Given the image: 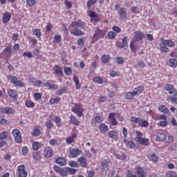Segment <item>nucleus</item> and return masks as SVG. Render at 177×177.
Segmentation results:
<instances>
[{
	"instance_id": "obj_15",
	"label": "nucleus",
	"mask_w": 177,
	"mask_h": 177,
	"mask_svg": "<svg viewBox=\"0 0 177 177\" xmlns=\"http://www.w3.org/2000/svg\"><path fill=\"white\" fill-rule=\"evenodd\" d=\"M80 153H81V151L78 148H73L71 149L69 156L72 157V158H75V157H77Z\"/></svg>"
},
{
	"instance_id": "obj_12",
	"label": "nucleus",
	"mask_w": 177,
	"mask_h": 177,
	"mask_svg": "<svg viewBox=\"0 0 177 177\" xmlns=\"http://www.w3.org/2000/svg\"><path fill=\"white\" fill-rule=\"evenodd\" d=\"M136 174L138 177H146V172L141 167L136 168Z\"/></svg>"
},
{
	"instance_id": "obj_54",
	"label": "nucleus",
	"mask_w": 177,
	"mask_h": 177,
	"mask_svg": "<svg viewBox=\"0 0 177 177\" xmlns=\"http://www.w3.org/2000/svg\"><path fill=\"white\" fill-rule=\"evenodd\" d=\"M64 71L65 74H66V75H71L72 74V70H71V68L70 67L64 68Z\"/></svg>"
},
{
	"instance_id": "obj_9",
	"label": "nucleus",
	"mask_w": 177,
	"mask_h": 177,
	"mask_svg": "<svg viewBox=\"0 0 177 177\" xmlns=\"http://www.w3.org/2000/svg\"><path fill=\"white\" fill-rule=\"evenodd\" d=\"M104 35H106V32H104V30L97 29L95 31L93 38H95V39H99V38H103Z\"/></svg>"
},
{
	"instance_id": "obj_8",
	"label": "nucleus",
	"mask_w": 177,
	"mask_h": 177,
	"mask_svg": "<svg viewBox=\"0 0 177 177\" xmlns=\"http://www.w3.org/2000/svg\"><path fill=\"white\" fill-rule=\"evenodd\" d=\"M160 50L164 53L169 52V50H168V45L167 44L166 40H162L160 43Z\"/></svg>"
},
{
	"instance_id": "obj_13",
	"label": "nucleus",
	"mask_w": 177,
	"mask_h": 177,
	"mask_svg": "<svg viewBox=\"0 0 177 177\" xmlns=\"http://www.w3.org/2000/svg\"><path fill=\"white\" fill-rule=\"evenodd\" d=\"M110 165H111L110 162L107 160H103L101 163L102 172H107L109 170V168L110 167Z\"/></svg>"
},
{
	"instance_id": "obj_40",
	"label": "nucleus",
	"mask_w": 177,
	"mask_h": 177,
	"mask_svg": "<svg viewBox=\"0 0 177 177\" xmlns=\"http://www.w3.org/2000/svg\"><path fill=\"white\" fill-rule=\"evenodd\" d=\"M97 3V0H88L87 1V9H91L92 5H96Z\"/></svg>"
},
{
	"instance_id": "obj_18",
	"label": "nucleus",
	"mask_w": 177,
	"mask_h": 177,
	"mask_svg": "<svg viewBox=\"0 0 177 177\" xmlns=\"http://www.w3.org/2000/svg\"><path fill=\"white\" fill-rule=\"evenodd\" d=\"M10 17H12V15L10 12H5L3 16V23L4 24H6V23H8V21L10 20Z\"/></svg>"
},
{
	"instance_id": "obj_61",
	"label": "nucleus",
	"mask_w": 177,
	"mask_h": 177,
	"mask_svg": "<svg viewBox=\"0 0 177 177\" xmlns=\"http://www.w3.org/2000/svg\"><path fill=\"white\" fill-rule=\"evenodd\" d=\"M66 169H67V172H68V174H70L71 175H73V174H75V172H77V169H75L66 167Z\"/></svg>"
},
{
	"instance_id": "obj_50",
	"label": "nucleus",
	"mask_w": 177,
	"mask_h": 177,
	"mask_svg": "<svg viewBox=\"0 0 177 177\" xmlns=\"http://www.w3.org/2000/svg\"><path fill=\"white\" fill-rule=\"evenodd\" d=\"M39 146H41V144H39V142H34L32 143V149L35 151L38 150L39 149Z\"/></svg>"
},
{
	"instance_id": "obj_5",
	"label": "nucleus",
	"mask_w": 177,
	"mask_h": 177,
	"mask_svg": "<svg viewBox=\"0 0 177 177\" xmlns=\"http://www.w3.org/2000/svg\"><path fill=\"white\" fill-rule=\"evenodd\" d=\"M12 135L17 143H20L21 142V133H20V130L15 129L12 130Z\"/></svg>"
},
{
	"instance_id": "obj_62",
	"label": "nucleus",
	"mask_w": 177,
	"mask_h": 177,
	"mask_svg": "<svg viewBox=\"0 0 177 177\" xmlns=\"http://www.w3.org/2000/svg\"><path fill=\"white\" fill-rule=\"evenodd\" d=\"M3 53H12V48L10 46H6V48L3 50Z\"/></svg>"
},
{
	"instance_id": "obj_17",
	"label": "nucleus",
	"mask_w": 177,
	"mask_h": 177,
	"mask_svg": "<svg viewBox=\"0 0 177 177\" xmlns=\"http://www.w3.org/2000/svg\"><path fill=\"white\" fill-rule=\"evenodd\" d=\"M8 95L13 100H17V92L16 91V90H14V89L9 90L8 92Z\"/></svg>"
},
{
	"instance_id": "obj_35",
	"label": "nucleus",
	"mask_w": 177,
	"mask_h": 177,
	"mask_svg": "<svg viewBox=\"0 0 177 177\" xmlns=\"http://www.w3.org/2000/svg\"><path fill=\"white\" fill-rule=\"evenodd\" d=\"M135 41H132L130 42V49L132 52V53H135L136 55V50L138 49V47L135 46Z\"/></svg>"
},
{
	"instance_id": "obj_3",
	"label": "nucleus",
	"mask_w": 177,
	"mask_h": 177,
	"mask_svg": "<svg viewBox=\"0 0 177 177\" xmlns=\"http://www.w3.org/2000/svg\"><path fill=\"white\" fill-rule=\"evenodd\" d=\"M28 173L26 171V166L24 165H20L18 167V171L17 173V177H27Z\"/></svg>"
},
{
	"instance_id": "obj_60",
	"label": "nucleus",
	"mask_w": 177,
	"mask_h": 177,
	"mask_svg": "<svg viewBox=\"0 0 177 177\" xmlns=\"http://www.w3.org/2000/svg\"><path fill=\"white\" fill-rule=\"evenodd\" d=\"M55 121L57 127H62V119L60 118V117L55 118Z\"/></svg>"
},
{
	"instance_id": "obj_21",
	"label": "nucleus",
	"mask_w": 177,
	"mask_h": 177,
	"mask_svg": "<svg viewBox=\"0 0 177 177\" xmlns=\"http://www.w3.org/2000/svg\"><path fill=\"white\" fill-rule=\"evenodd\" d=\"M167 136L164 133H158L156 134V140L157 142H162V140H165Z\"/></svg>"
},
{
	"instance_id": "obj_11",
	"label": "nucleus",
	"mask_w": 177,
	"mask_h": 177,
	"mask_svg": "<svg viewBox=\"0 0 177 177\" xmlns=\"http://www.w3.org/2000/svg\"><path fill=\"white\" fill-rule=\"evenodd\" d=\"M93 81L97 84H101V85H103V84H107V82H109L106 77L102 78L101 77H95L93 79Z\"/></svg>"
},
{
	"instance_id": "obj_53",
	"label": "nucleus",
	"mask_w": 177,
	"mask_h": 177,
	"mask_svg": "<svg viewBox=\"0 0 177 177\" xmlns=\"http://www.w3.org/2000/svg\"><path fill=\"white\" fill-rule=\"evenodd\" d=\"M125 61H124V58L121 57H116V63L117 64H124Z\"/></svg>"
},
{
	"instance_id": "obj_4",
	"label": "nucleus",
	"mask_w": 177,
	"mask_h": 177,
	"mask_svg": "<svg viewBox=\"0 0 177 177\" xmlns=\"http://www.w3.org/2000/svg\"><path fill=\"white\" fill-rule=\"evenodd\" d=\"M165 91L169 92V95L171 96H177V90L171 84H166L165 86Z\"/></svg>"
},
{
	"instance_id": "obj_56",
	"label": "nucleus",
	"mask_w": 177,
	"mask_h": 177,
	"mask_svg": "<svg viewBox=\"0 0 177 177\" xmlns=\"http://www.w3.org/2000/svg\"><path fill=\"white\" fill-rule=\"evenodd\" d=\"M9 80H10L11 82L14 84L18 80L17 77L16 76H14L13 75H9Z\"/></svg>"
},
{
	"instance_id": "obj_51",
	"label": "nucleus",
	"mask_w": 177,
	"mask_h": 177,
	"mask_svg": "<svg viewBox=\"0 0 177 177\" xmlns=\"http://www.w3.org/2000/svg\"><path fill=\"white\" fill-rule=\"evenodd\" d=\"M61 41H62V36L57 35L54 37V40H53L54 44H59Z\"/></svg>"
},
{
	"instance_id": "obj_29",
	"label": "nucleus",
	"mask_w": 177,
	"mask_h": 177,
	"mask_svg": "<svg viewBox=\"0 0 177 177\" xmlns=\"http://www.w3.org/2000/svg\"><path fill=\"white\" fill-rule=\"evenodd\" d=\"M158 110L163 113V114H169V109H168V108L164 105H160Z\"/></svg>"
},
{
	"instance_id": "obj_47",
	"label": "nucleus",
	"mask_w": 177,
	"mask_h": 177,
	"mask_svg": "<svg viewBox=\"0 0 177 177\" xmlns=\"http://www.w3.org/2000/svg\"><path fill=\"white\" fill-rule=\"evenodd\" d=\"M25 105L26 107L32 108L34 106H35V104L31 100H28L26 102Z\"/></svg>"
},
{
	"instance_id": "obj_36",
	"label": "nucleus",
	"mask_w": 177,
	"mask_h": 177,
	"mask_svg": "<svg viewBox=\"0 0 177 177\" xmlns=\"http://www.w3.org/2000/svg\"><path fill=\"white\" fill-rule=\"evenodd\" d=\"M122 46L124 49L128 48V37L127 36L124 37L122 39Z\"/></svg>"
},
{
	"instance_id": "obj_20",
	"label": "nucleus",
	"mask_w": 177,
	"mask_h": 177,
	"mask_svg": "<svg viewBox=\"0 0 177 177\" xmlns=\"http://www.w3.org/2000/svg\"><path fill=\"white\" fill-rule=\"evenodd\" d=\"M143 91H145V87L143 86H139L134 88V95H136V96H139Z\"/></svg>"
},
{
	"instance_id": "obj_33",
	"label": "nucleus",
	"mask_w": 177,
	"mask_h": 177,
	"mask_svg": "<svg viewBox=\"0 0 177 177\" xmlns=\"http://www.w3.org/2000/svg\"><path fill=\"white\" fill-rule=\"evenodd\" d=\"M167 102H171V103H173V104H177V97L176 96H167Z\"/></svg>"
},
{
	"instance_id": "obj_32",
	"label": "nucleus",
	"mask_w": 177,
	"mask_h": 177,
	"mask_svg": "<svg viewBox=\"0 0 177 177\" xmlns=\"http://www.w3.org/2000/svg\"><path fill=\"white\" fill-rule=\"evenodd\" d=\"M73 81L75 84L76 89H81V84H80V79H78V76H74Z\"/></svg>"
},
{
	"instance_id": "obj_34",
	"label": "nucleus",
	"mask_w": 177,
	"mask_h": 177,
	"mask_svg": "<svg viewBox=\"0 0 177 177\" xmlns=\"http://www.w3.org/2000/svg\"><path fill=\"white\" fill-rule=\"evenodd\" d=\"M88 16L91 17V20H94V21H97V17L96 16V13L93 11H88Z\"/></svg>"
},
{
	"instance_id": "obj_24",
	"label": "nucleus",
	"mask_w": 177,
	"mask_h": 177,
	"mask_svg": "<svg viewBox=\"0 0 177 177\" xmlns=\"http://www.w3.org/2000/svg\"><path fill=\"white\" fill-rule=\"evenodd\" d=\"M70 122L73 125H80V120H78V118H77L75 115H71L70 117Z\"/></svg>"
},
{
	"instance_id": "obj_63",
	"label": "nucleus",
	"mask_w": 177,
	"mask_h": 177,
	"mask_svg": "<svg viewBox=\"0 0 177 177\" xmlns=\"http://www.w3.org/2000/svg\"><path fill=\"white\" fill-rule=\"evenodd\" d=\"M166 43L167 46H169L170 48H174V46H175V42L171 40H166Z\"/></svg>"
},
{
	"instance_id": "obj_7",
	"label": "nucleus",
	"mask_w": 177,
	"mask_h": 177,
	"mask_svg": "<svg viewBox=\"0 0 177 177\" xmlns=\"http://www.w3.org/2000/svg\"><path fill=\"white\" fill-rule=\"evenodd\" d=\"M115 117V113H111L109 115V120L112 127H115V125H118V122L117 121V119Z\"/></svg>"
},
{
	"instance_id": "obj_43",
	"label": "nucleus",
	"mask_w": 177,
	"mask_h": 177,
	"mask_svg": "<svg viewBox=\"0 0 177 177\" xmlns=\"http://www.w3.org/2000/svg\"><path fill=\"white\" fill-rule=\"evenodd\" d=\"M32 135V136H39V135H41V130L39 129L35 128Z\"/></svg>"
},
{
	"instance_id": "obj_14",
	"label": "nucleus",
	"mask_w": 177,
	"mask_h": 177,
	"mask_svg": "<svg viewBox=\"0 0 177 177\" xmlns=\"http://www.w3.org/2000/svg\"><path fill=\"white\" fill-rule=\"evenodd\" d=\"M77 161L80 163L83 168L88 167V160L85 158V156H82L77 159Z\"/></svg>"
},
{
	"instance_id": "obj_57",
	"label": "nucleus",
	"mask_w": 177,
	"mask_h": 177,
	"mask_svg": "<svg viewBox=\"0 0 177 177\" xmlns=\"http://www.w3.org/2000/svg\"><path fill=\"white\" fill-rule=\"evenodd\" d=\"M68 165L70 167H72L73 168H78V164H77V162L72 160L68 162Z\"/></svg>"
},
{
	"instance_id": "obj_1",
	"label": "nucleus",
	"mask_w": 177,
	"mask_h": 177,
	"mask_svg": "<svg viewBox=\"0 0 177 177\" xmlns=\"http://www.w3.org/2000/svg\"><path fill=\"white\" fill-rule=\"evenodd\" d=\"M71 34L75 35V37H81V35H84V33L82 32V30H85L86 27V24L82 21L81 19H78L77 21H73L71 24L70 25V28H71Z\"/></svg>"
},
{
	"instance_id": "obj_38",
	"label": "nucleus",
	"mask_w": 177,
	"mask_h": 177,
	"mask_svg": "<svg viewBox=\"0 0 177 177\" xmlns=\"http://www.w3.org/2000/svg\"><path fill=\"white\" fill-rule=\"evenodd\" d=\"M169 66L170 67L175 68L177 66V61L175 59H170L169 60Z\"/></svg>"
},
{
	"instance_id": "obj_10",
	"label": "nucleus",
	"mask_w": 177,
	"mask_h": 177,
	"mask_svg": "<svg viewBox=\"0 0 177 177\" xmlns=\"http://www.w3.org/2000/svg\"><path fill=\"white\" fill-rule=\"evenodd\" d=\"M136 142H138L140 145L142 146H149V139L145 138H136Z\"/></svg>"
},
{
	"instance_id": "obj_64",
	"label": "nucleus",
	"mask_w": 177,
	"mask_h": 177,
	"mask_svg": "<svg viewBox=\"0 0 177 177\" xmlns=\"http://www.w3.org/2000/svg\"><path fill=\"white\" fill-rule=\"evenodd\" d=\"M23 56L25 57H28L29 59H31V57H33L32 53L28 52V53H24Z\"/></svg>"
},
{
	"instance_id": "obj_22",
	"label": "nucleus",
	"mask_w": 177,
	"mask_h": 177,
	"mask_svg": "<svg viewBox=\"0 0 177 177\" xmlns=\"http://www.w3.org/2000/svg\"><path fill=\"white\" fill-rule=\"evenodd\" d=\"M137 124H138L140 127H142L143 128H147V127H149V122H147V120H143L140 118L138 119V122Z\"/></svg>"
},
{
	"instance_id": "obj_42",
	"label": "nucleus",
	"mask_w": 177,
	"mask_h": 177,
	"mask_svg": "<svg viewBox=\"0 0 177 177\" xmlns=\"http://www.w3.org/2000/svg\"><path fill=\"white\" fill-rule=\"evenodd\" d=\"M95 121L97 124H100V122H103V121H104V118H103L100 115H95Z\"/></svg>"
},
{
	"instance_id": "obj_6",
	"label": "nucleus",
	"mask_w": 177,
	"mask_h": 177,
	"mask_svg": "<svg viewBox=\"0 0 177 177\" xmlns=\"http://www.w3.org/2000/svg\"><path fill=\"white\" fill-rule=\"evenodd\" d=\"M145 38V35L140 31H136L134 32V38L131 40L134 42H138V41H142Z\"/></svg>"
},
{
	"instance_id": "obj_27",
	"label": "nucleus",
	"mask_w": 177,
	"mask_h": 177,
	"mask_svg": "<svg viewBox=\"0 0 177 177\" xmlns=\"http://www.w3.org/2000/svg\"><path fill=\"white\" fill-rule=\"evenodd\" d=\"M123 140L124 143L129 149H133V147H135V142H133V141H128L127 139H124Z\"/></svg>"
},
{
	"instance_id": "obj_23",
	"label": "nucleus",
	"mask_w": 177,
	"mask_h": 177,
	"mask_svg": "<svg viewBox=\"0 0 177 177\" xmlns=\"http://www.w3.org/2000/svg\"><path fill=\"white\" fill-rule=\"evenodd\" d=\"M55 162L58 164V165H60L61 167H63V165H66V159L63 157H59L56 159Z\"/></svg>"
},
{
	"instance_id": "obj_41",
	"label": "nucleus",
	"mask_w": 177,
	"mask_h": 177,
	"mask_svg": "<svg viewBox=\"0 0 177 177\" xmlns=\"http://www.w3.org/2000/svg\"><path fill=\"white\" fill-rule=\"evenodd\" d=\"M148 158L151 161H154L155 162H157V161H158V156H157L156 153H153L149 156Z\"/></svg>"
},
{
	"instance_id": "obj_48",
	"label": "nucleus",
	"mask_w": 177,
	"mask_h": 177,
	"mask_svg": "<svg viewBox=\"0 0 177 177\" xmlns=\"http://www.w3.org/2000/svg\"><path fill=\"white\" fill-rule=\"evenodd\" d=\"M60 102V97H57L56 98H51L50 100V104H55V103H59Z\"/></svg>"
},
{
	"instance_id": "obj_37",
	"label": "nucleus",
	"mask_w": 177,
	"mask_h": 177,
	"mask_svg": "<svg viewBox=\"0 0 177 177\" xmlns=\"http://www.w3.org/2000/svg\"><path fill=\"white\" fill-rule=\"evenodd\" d=\"M55 74L57 75V77H63V69L60 67L55 69Z\"/></svg>"
},
{
	"instance_id": "obj_55",
	"label": "nucleus",
	"mask_w": 177,
	"mask_h": 177,
	"mask_svg": "<svg viewBox=\"0 0 177 177\" xmlns=\"http://www.w3.org/2000/svg\"><path fill=\"white\" fill-rule=\"evenodd\" d=\"M34 97L35 100H41V99H42V94L41 93H35L34 94Z\"/></svg>"
},
{
	"instance_id": "obj_39",
	"label": "nucleus",
	"mask_w": 177,
	"mask_h": 177,
	"mask_svg": "<svg viewBox=\"0 0 177 177\" xmlns=\"http://www.w3.org/2000/svg\"><path fill=\"white\" fill-rule=\"evenodd\" d=\"M109 60H110V55H104L101 57V62H102L104 64H106Z\"/></svg>"
},
{
	"instance_id": "obj_58",
	"label": "nucleus",
	"mask_w": 177,
	"mask_h": 177,
	"mask_svg": "<svg viewBox=\"0 0 177 177\" xmlns=\"http://www.w3.org/2000/svg\"><path fill=\"white\" fill-rule=\"evenodd\" d=\"M66 92V88H60L59 90L56 91V95L57 96H62V95H63V93H64Z\"/></svg>"
},
{
	"instance_id": "obj_19",
	"label": "nucleus",
	"mask_w": 177,
	"mask_h": 177,
	"mask_svg": "<svg viewBox=\"0 0 177 177\" xmlns=\"http://www.w3.org/2000/svg\"><path fill=\"white\" fill-rule=\"evenodd\" d=\"M109 138L113 139L114 140H117L118 139V133L114 131H111L107 133Z\"/></svg>"
},
{
	"instance_id": "obj_16",
	"label": "nucleus",
	"mask_w": 177,
	"mask_h": 177,
	"mask_svg": "<svg viewBox=\"0 0 177 177\" xmlns=\"http://www.w3.org/2000/svg\"><path fill=\"white\" fill-rule=\"evenodd\" d=\"M118 13L120 15V19H123V20L127 19V8H120L118 10Z\"/></svg>"
},
{
	"instance_id": "obj_30",
	"label": "nucleus",
	"mask_w": 177,
	"mask_h": 177,
	"mask_svg": "<svg viewBox=\"0 0 177 177\" xmlns=\"http://www.w3.org/2000/svg\"><path fill=\"white\" fill-rule=\"evenodd\" d=\"M99 129L101 132H107V131H109V126L104 123H101L100 124Z\"/></svg>"
},
{
	"instance_id": "obj_46",
	"label": "nucleus",
	"mask_w": 177,
	"mask_h": 177,
	"mask_svg": "<svg viewBox=\"0 0 177 177\" xmlns=\"http://www.w3.org/2000/svg\"><path fill=\"white\" fill-rule=\"evenodd\" d=\"M117 37V33L110 31L108 32V38L109 39H114V38Z\"/></svg>"
},
{
	"instance_id": "obj_45",
	"label": "nucleus",
	"mask_w": 177,
	"mask_h": 177,
	"mask_svg": "<svg viewBox=\"0 0 177 177\" xmlns=\"http://www.w3.org/2000/svg\"><path fill=\"white\" fill-rule=\"evenodd\" d=\"M9 133L8 131H3L0 134V140H5L8 138Z\"/></svg>"
},
{
	"instance_id": "obj_25",
	"label": "nucleus",
	"mask_w": 177,
	"mask_h": 177,
	"mask_svg": "<svg viewBox=\"0 0 177 177\" xmlns=\"http://www.w3.org/2000/svg\"><path fill=\"white\" fill-rule=\"evenodd\" d=\"M15 109L13 108L5 107L1 109V113H5L6 114H13Z\"/></svg>"
},
{
	"instance_id": "obj_26",
	"label": "nucleus",
	"mask_w": 177,
	"mask_h": 177,
	"mask_svg": "<svg viewBox=\"0 0 177 177\" xmlns=\"http://www.w3.org/2000/svg\"><path fill=\"white\" fill-rule=\"evenodd\" d=\"M32 35H35L37 38L39 39H41V37L42 36V34L41 33V30L38 28H35L32 30Z\"/></svg>"
},
{
	"instance_id": "obj_44",
	"label": "nucleus",
	"mask_w": 177,
	"mask_h": 177,
	"mask_svg": "<svg viewBox=\"0 0 177 177\" xmlns=\"http://www.w3.org/2000/svg\"><path fill=\"white\" fill-rule=\"evenodd\" d=\"M33 158L34 160H41V152L40 151L33 152Z\"/></svg>"
},
{
	"instance_id": "obj_52",
	"label": "nucleus",
	"mask_w": 177,
	"mask_h": 177,
	"mask_svg": "<svg viewBox=\"0 0 177 177\" xmlns=\"http://www.w3.org/2000/svg\"><path fill=\"white\" fill-rule=\"evenodd\" d=\"M74 136H69L66 139V143L68 145H71V143H73V142H74Z\"/></svg>"
},
{
	"instance_id": "obj_59",
	"label": "nucleus",
	"mask_w": 177,
	"mask_h": 177,
	"mask_svg": "<svg viewBox=\"0 0 177 177\" xmlns=\"http://www.w3.org/2000/svg\"><path fill=\"white\" fill-rule=\"evenodd\" d=\"M67 167L61 169V171L59 172L62 176H67Z\"/></svg>"
},
{
	"instance_id": "obj_49",
	"label": "nucleus",
	"mask_w": 177,
	"mask_h": 177,
	"mask_svg": "<svg viewBox=\"0 0 177 177\" xmlns=\"http://www.w3.org/2000/svg\"><path fill=\"white\" fill-rule=\"evenodd\" d=\"M117 158L122 160V161L127 160V155L125 153L116 154Z\"/></svg>"
},
{
	"instance_id": "obj_28",
	"label": "nucleus",
	"mask_w": 177,
	"mask_h": 177,
	"mask_svg": "<svg viewBox=\"0 0 177 177\" xmlns=\"http://www.w3.org/2000/svg\"><path fill=\"white\" fill-rule=\"evenodd\" d=\"M135 96H136V95L135 94V93L133 92H129L126 94L124 98L126 99V100H133V97H135Z\"/></svg>"
},
{
	"instance_id": "obj_31",
	"label": "nucleus",
	"mask_w": 177,
	"mask_h": 177,
	"mask_svg": "<svg viewBox=\"0 0 177 177\" xmlns=\"http://www.w3.org/2000/svg\"><path fill=\"white\" fill-rule=\"evenodd\" d=\"M44 154L46 158H50L53 155V149H45L44 151Z\"/></svg>"
},
{
	"instance_id": "obj_2",
	"label": "nucleus",
	"mask_w": 177,
	"mask_h": 177,
	"mask_svg": "<svg viewBox=\"0 0 177 177\" xmlns=\"http://www.w3.org/2000/svg\"><path fill=\"white\" fill-rule=\"evenodd\" d=\"M73 104H74L75 106L71 109V111L77 114V117H82L84 113L82 109H81V105L77 103H73Z\"/></svg>"
}]
</instances>
